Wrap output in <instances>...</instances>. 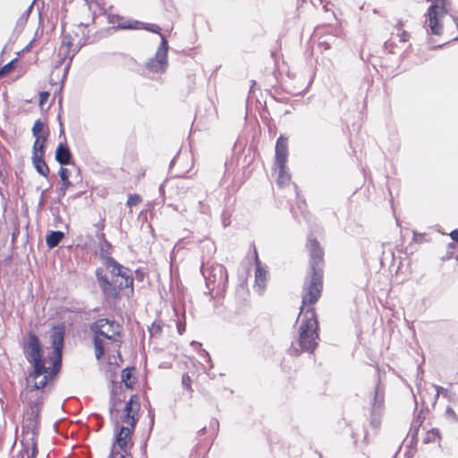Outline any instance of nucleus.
<instances>
[{
    "mask_svg": "<svg viewBox=\"0 0 458 458\" xmlns=\"http://www.w3.org/2000/svg\"><path fill=\"white\" fill-rule=\"evenodd\" d=\"M64 327L58 325L52 328V351L47 357H42L39 341L34 335H30L27 356L33 364V372L26 378V386L21 392L22 402L27 407L26 416L29 427L37 426L38 419L43 405L44 392L42 388L47 382L58 371L61 365L64 344Z\"/></svg>",
    "mask_w": 458,
    "mask_h": 458,
    "instance_id": "nucleus-1",
    "label": "nucleus"
},
{
    "mask_svg": "<svg viewBox=\"0 0 458 458\" xmlns=\"http://www.w3.org/2000/svg\"><path fill=\"white\" fill-rule=\"evenodd\" d=\"M307 248L310 255L312 275L303 291L302 306L298 318V339L292 344L296 353L313 352L318 339V324L311 305L318 300L322 289V270L319 265L323 260V250L318 242L311 238L308 239Z\"/></svg>",
    "mask_w": 458,
    "mask_h": 458,
    "instance_id": "nucleus-2",
    "label": "nucleus"
},
{
    "mask_svg": "<svg viewBox=\"0 0 458 458\" xmlns=\"http://www.w3.org/2000/svg\"><path fill=\"white\" fill-rule=\"evenodd\" d=\"M95 333L94 345L95 354L98 360L106 353L109 364L118 365L121 361L119 352L121 346V326L114 321L100 318L92 327Z\"/></svg>",
    "mask_w": 458,
    "mask_h": 458,
    "instance_id": "nucleus-3",
    "label": "nucleus"
},
{
    "mask_svg": "<svg viewBox=\"0 0 458 458\" xmlns=\"http://www.w3.org/2000/svg\"><path fill=\"white\" fill-rule=\"evenodd\" d=\"M107 271L110 273L111 278L109 279L106 275H103L101 268L97 269L96 275L98 284L106 295L115 297L118 291L124 288H131L132 293L133 278L131 272L113 259L107 258L105 262Z\"/></svg>",
    "mask_w": 458,
    "mask_h": 458,
    "instance_id": "nucleus-4",
    "label": "nucleus"
},
{
    "mask_svg": "<svg viewBox=\"0 0 458 458\" xmlns=\"http://www.w3.org/2000/svg\"><path fill=\"white\" fill-rule=\"evenodd\" d=\"M140 404L137 402L136 396H131L130 401L125 404V415L122 420V425L115 439L116 445H118L123 452H126L131 446V434L136 423L135 415L138 412Z\"/></svg>",
    "mask_w": 458,
    "mask_h": 458,
    "instance_id": "nucleus-5",
    "label": "nucleus"
},
{
    "mask_svg": "<svg viewBox=\"0 0 458 458\" xmlns=\"http://www.w3.org/2000/svg\"><path fill=\"white\" fill-rule=\"evenodd\" d=\"M448 0H437L436 3L428 8V27L433 34H441L442 25L439 24V19L448 13Z\"/></svg>",
    "mask_w": 458,
    "mask_h": 458,
    "instance_id": "nucleus-6",
    "label": "nucleus"
},
{
    "mask_svg": "<svg viewBox=\"0 0 458 458\" xmlns=\"http://www.w3.org/2000/svg\"><path fill=\"white\" fill-rule=\"evenodd\" d=\"M161 36V43L157 48L155 58L147 63V68L151 72H163L167 67V50L168 43L163 35Z\"/></svg>",
    "mask_w": 458,
    "mask_h": 458,
    "instance_id": "nucleus-7",
    "label": "nucleus"
},
{
    "mask_svg": "<svg viewBox=\"0 0 458 458\" xmlns=\"http://www.w3.org/2000/svg\"><path fill=\"white\" fill-rule=\"evenodd\" d=\"M287 161V139L280 136L276 146V165H285Z\"/></svg>",
    "mask_w": 458,
    "mask_h": 458,
    "instance_id": "nucleus-8",
    "label": "nucleus"
},
{
    "mask_svg": "<svg viewBox=\"0 0 458 458\" xmlns=\"http://www.w3.org/2000/svg\"><path fill=\"white\" fill-rule=\"evenodd\" d=\"M72 154L64 143H60L55 150V160L61 165H69L71 163Z\"/></svg>",
    "mask_w": 458,
    "mask_h": 458,
    "instance_id": "nucleus-9",
    "label": "nucleus"
},
{
    "mask_svg": "<svg viewBox=\"0 0 458 458\" xmlns=\"http://www.w3.org/2000/svg\"><path fill=\"white\" fill-rule=\"evenodd\" d=\"M267 272L260 267L259 263L257 262L256 272H255V284L259 293H261L266 287Z\"/></svg>",
    "mask_w": 458,
    "mask_h": 458,
    "instance_id": "nucleus-10",
    "label": "nucleus"
},
{
    "mask_svg": "<svg viewBox=\"0 0 458 458\" xmlns=\"http://www.w3.org/2000/svg\"><path fill=\"white\" fill-rule=\"evenodd\" d=\"M32 161H33V165H34L37 172L39 174L46 177L47 175V174L49 173V169L44 160V156L39 155V157H38V156L32 157Z\"/></svg>",
    "mask_w": 458,
    "mask_h": 458,
    "instance_id": "nucleus-11",
    "label": "nucleus"
},
{
    "mask_svg": "<svg viewBox=\"0 0 458 458\" xmlns=\"http://www.w3.org/2000/svg\"><path fill=\"white\" fill-rule=\"evenodd\" d=\"M63 238L64 233L60 231L51 232L49 234L47 235V245L52 249L57 246Z\"/></svg>",
    "mask_w": 458,
    "mask_h": 458,
    "instance_id": "nucleus-12",
    "label": "nucleus"
},
{
    "mask_svg": "<svg viewBox=\"0 0 458 458\" xmlns=\"http://www.w3.org/2000/svg\"><path fill=\"white\" fill-rule=\"evenodd\" d=\"M47 136L36 138V140L33 145L32 157H36V156L39 157V155L45 156V142L47 140Z\"/></svg>",
    "mask_w": 458,
    "mask_h": 458,
    "instance_id": "nucleus-13",
    "label": "nucleus"
},
{
    "mask_svg": "<svg viewBox=\"0 0 458 458\" xmlns=\"http://www.w3.org/2000/svg\"><path fill=\"white\" fill-rule=\"evenodd\" d=\"M279 169L277 182L279 185H284L290 182V174L285 170V165H276Z\"/></svg>",
    "mask_w": 458,
    "mask_h": 458,
    "instance_id": "nucleus-14",
    "label": "nucleus"
},
{
    "mask_svg": "<svg viewBox=\"0 0 458 458\" xmlns=\"http://www.w3.org/2000/svg\"><path fill=\"white\" fill-rule=\"evenodd\" d=\"M122 381L127 388H132L134 381L131 378V372L129 369H125L122 372Z\"/></svg>",
    "mask_w": 458,
    "mask_h": 458,
    "instance_id": "nucleus-15",
    "label": "nucleus"
},
{
    "mask_svg": "<svg viewBox=\"0 0 458 458\" xmlns=\"http://www.w3.org/2000/svg\"><path fill=\"white\" fill-rule=\"evenodd\" d=\"M44 123L40 120H37L32 127V134L35 138L45 137L44 134Z\"/></svg>",
    "mask_w": 458,
    "mask_h": 458,
    "instance_id": "nucleus-16",
    "label": "nucleus"
},
{
    "mask_svg": "<svg viewBox=\"0 0 458 458\" xmlns=\"http://www.w3.org/2000/svg\"><path fill=\"white\" fill-rule=\"evenodd\" d=\"M74 55L75 51L72 53V49L66 47L65 46H60L58 48V55L61 61H64L66 58L72 59Z\"/></svg>",
    "mask_w": 458,
    "mask_h": 458,
    "instance_id": "nucleus-17",
    "label": "nucleus"
},
{
    "mask_svg": "<svg viewBox=\"0 0 458 458\" xmlns=\"http://www.w3.org/2000/svg\"><path fill=\"white\" fill-rule=\"evenodd\" d=\"M440 438L439 432L437 429H431L427 433V436L424 439L425 443L436 442Z\"/></svg>",
    "mask_w": 458,
    "mask_h": 458,
    "instance_id": "nucleus-18",
    "label": "nucleus"
},
{
    "mask_svg": "<svg viewBox=\"0 0 458 458\" xmlns=\"http://www.w3.org/2000/svg\"><path fill=\"white\" fill-rule=\"evenodd\" d=\"M139 21H124L119 25L121 29H134L138 30L140 29Z\"/></svg>",
    "mask_w": 458,
    "mask_h": 458,
    "instance_id": "nucleus-19",
    "label": "nucleus"
},
{
    "mask_svg": "<svg viewBox=\"0 0 458 458\" xmlns=\"http://www.w3.org/2000/svg\"><path fill=\"white\" fill-rule=\"evenodd\" d=\"M382 403H383V396L380 395L378 394V391L377 390L374 394V403H373L374 410L380 409L382 406Z\"/></svg>",
    "mask_w": 458,
    "mask_h": 458,
    "instance_id": "nucleus-20",
    "label": "nucleus"
},
{
    "mask_svg": "<svg viewBox=\"0 0 458 458\" xmlns=\"http://www.w3.org/2000/svg\"><path fill=\"white\" fill-rule=\"evenodd\" d=\"M140 200H141V199L139 195H137V194L130 195L128 198V200H127V205L129 207H133V206L138 205L140 202Z\"/></svg>",
    "mask_w": 458,
    "mask_h": 458,
    "instance_id": "nucleus-21",
    "label": "nucleus"
},
{
    "mask_svg": "<svg viewBox=\"0 0 458 458\" xmlns=\"http://www.w3.org/2000/svg\"><path fill=\"white\" fill-rule=\"evenodd\" d=\"M183 387L191 391V379L188 374H183L182 378Z\"/></svg>",
    "mask_w": 458,
    "mask_h": 458,
    "instance_id": "nucleus-22",
    "label": "nucleus"
},
{
    "mask_svg": "<svg viewBox=\"0 0 458 458\" xmlns=\"http://www.w3.org/2000/svg\"><path fill=\"white\" fill-rule=\"evenodd\" d=\"M60 46H65L66 47L71 49L72 47V39L71 36L64 35L63 37L62 43Z\"/></svg>",
    "mask_w": 458,
    "mask_h": 458,
    "instance_id": "nucleus-23",
    "label": "nucleus"
},
{
    "mask_svg": "<svg viewBox=\"0 0 458 458\" xmlns=\"http://www.w3.org/2000/svg\"><path fill=\"white\" fill-rule=\"evenodd\" d=\"M141 28L144 30H149L151 32H155V33H159V30H160V28L157 25L150 24V23L145 24Z\"/></svg>",
    "mask_w": 458,
    "mask_h": 458,
    "instance_id": "nucleus-24",
    "label": "nucleus"
},
{
    "mask_svg": "<svg viewBox=\"0 0 458 458\" xmlns=\"http://www.w3.org/2000/svg\"><path fill=\"white\" fill-rule=\"evenodd\" d=\"M58 174H59V176L61 177L62 181L66 182L67 179H69L70 173H69L68 169L61 167Z\"/></svg>",
    "mask_w": 458,
    "mask_h": 458,
    "instance_id": "nucleus-25",
    "label": "nucleus"
},
{
    "mask_svg": "<svg viewBox=\"0 0 458 458\" xmlns=\"http://www.w3.org/2000/svg\"><path fill=\"white\" fill-rule=\"evenodd\" d=\"M48 98H49L48 92H46V91L41 92L39 95V105L43 106L44 103L47 101Z\"/></svg>",
    "mask_w": 458,
    "mask_h": 458,
    "instance_id": "nucleus-26",
    "label": "nucleus"
},
{
    "mask_svg": "<svg viewBox=\"0 0 458 458\" xmlns=\"http://www.w3.org/2000/svg\"><path fill=\"white\" fill-rule=\"evenodd\" d=\"M71 186V182L69 181V179H67V181H62V186L60 188V192L61 194L64 196L65 194V191L67 190L68 187Z\"/></svg>",
    "mask_w": 458,
    "mask_h": 458,
    "instance_id": "nucleus-27",
    "label": "nucleus"
},
{
    "mask_svg": "<svg viewBox=\"0 0 458 458\" xmlns=\"http://www.w3.org/2000/svg\"><path fill=\"white\" fill-rule=\"evenodd\" d=\"M446 415L452 418L454 421H457V416L452 408L448 407L446 409Z\"/></svg>",
    "mask_w": 458,
    "mask_h": 458,
    "instance_id": "nucleus-28",
    "label": "nucleus"
},
{
    "mask_svg": "<svg viewBox=\"0 0 458 458\" xmlns=\"http://www.w3.org/2000/svg\"><path fill=\"white\" fill-rule=\"evenodd\" d=\"M12 69V63H9L7 64H5L1 70H0V76H2L3 74L8 72L9 71H11Z\"/></svg>",
    "mask_w": 458,
    "mask_h": 458,
    "instance_id": "nucleus-29",
    "label": "nucleus"
},
{
    "mask_svg": "<svg viewBox=\"0 0 458 458\" xmlns=\"http://www.w3.org/2000/svg\"><path fill=\"white\" fill-rule=\"evenodd\" d=\"M110 458H125V457L123 454L116 452L114 448Z\"/></svg>",
    "mask_w": 458,
    "mask_h": 458,
    "instance_id": "nucleus-30",
    "label": "nucleus"
},
{
    "mask_svg": "<svg viewBox=\"0 0 458 458\" xmlns=\"http://www.w3.org/2000/svg\"><path fill=\"white\" fill-rule=\"evenodd\" d=\"M37 447H36V445L34 443H32V446H31V456L28 457V458H34L37 454Z\"/></svg>",
    "mask_w": 458,
    "mask_h": 458,
    "instance_id": "nucleus-31",
    "label": "nucleus"
},
{
    "mask_svg": "<svg viewBox=\"0 0 458 458\" xmlns=\"http://www.w3.org/2000/svg\"><path fill=\"white\" fill-rule=\"evenodd\" d=\"M434 387L436 388V391H437V393H436V399H437V398H438V396H439V394H440L442 391H444V388H443V387H441V386H434Z\"/></svg>",
    "mask_w": 458,
    "mask_h": 458,
    "instance_id": "nucleus-32",
    "label": "nucleus"
},
{
    "mask_svg": "<svg viewBox=\"0 0 458 458\" xmlns=\"http://www.w3.org/2000/svg\"><path fill=\"white\" fill-rule=\"evenodd\" d=\"M451 237L458 242V230H454L451 233Z\"/></svg>",
    "mask_w": 458,
    "mask_h": 458,
    "instance_id": "nucleus-33",
    "label": "nucleus"
},
{
    "mask_svg": "<svg viewBox=\"0 0 458 458\" xmlns=\"http://www.w3.org/2000/svg\"><path fill=\"white\" fill-rule=\"evenodd\" d=\"M178 331L180 332V334H182V328H178Z\"/></svg>",
    "mask_w": 458,
    "mask_h": 458,
    "instance_id": "nucleus-34",
    "label": "nucleus"
},
{
    "mask_svg": "<svg viewBox=\"0 0 458 458\" xmlns=\"http://www.w3.org/2000/svg\"><path fill=\"white\" fill-rule=\"evenodd\" d=\"M178 331L180 332V334H182V328H178Z\"/></svg>",
    "mask_w": 458,
    "mask_h": 458,
    "instance_id": "nucleus-35",
    "label": "nucleus"
}]
</instances>
